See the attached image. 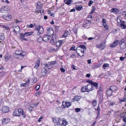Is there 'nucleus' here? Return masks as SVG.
<instances>
[{
    "label": "nucleus",
    "mask_w": 126,
    "mask_h": 126,
    "mask_svg": "<svg viewBox=\"0 0 126 126\" xmlns=\"http://www.w3.org/2000/svg\"><path fill=\"white\" fill-rule=\"evenodd\" d=\"M26 53L25 52H22L20 50H17L15 51L14 55L15 58L19 60L22 59L26 55Z\"/></svg>",
    "instance_id": "f257e3e1"
},
{
    "label": "nucleus",
    "mask_w": 126,
    "mask_h": 126,
    "mask_svg": "<svg viewBox=\"0 0 126 126\" xmlns=\"http://www.w3.org/2000/svg\"><path fill=\"white\" fill-rule=\"evenodd\" d=\"M35 29L36 30L38 31V33L39 34H41L43 32L44 30L42 26L39 25H36L35 27Z\"/></svg>",
    "instance_id": "f03ea898"
},
{
    "label": "nucleus",
    "mask_w": 126,
    "mask_h": 126,
    "mask_svg": "<svg viewBox=\"0 0 126 126\" xmlns=\"http://www.w3.org/2000/svg\"><path fill=\"white\" fill-rule=\"evenodd\" d=\"M71 104L70 102L63 101L62 102V108L63 109H65L67 107L69 108L70 106H71Z\"/></svg>",
    "instance_id": "7ed1b4c3"
},
{
    "label": "nucleus",
    "mask_w": 126,
    "mask_h": 126,
    "mask_svg": "<svg viewBox=\"0 0 126 126\" xmlns=\"http://www.w3.org/2000/svg\"><path fill=\"white\" fill-rule=\"evenodd\" d=\"M56 63V61H55L49 62L47 64H44V65H45V66L47 67V68L48 69H50L52 67V65L55 64Z\"/></svg>",
    "instance_id": "20e7f679"
},
{
    "label": "nucleus",
    "mask_w": 126,
    "mask_h": 126,
    "mask_svg": "<svg viewBox=\"0 0 126 126\" xmlns=\"http://www.w3.org/2000/svg\"><path fill=\"white\" fill-rule=\"evenodd\" d=\"M91 22L89 20H86L84 22L83 27L86 28H88L90 25Z\"/></svg>",
    "instance_id": "39448f33"
},
{
    "label": "nucleus",
    "mask_w": 126,
    "mask_h": 126,
    "mask_svg": "<svg viewBox=\"0 0 126 126\" xmlns=\"http://www.w3.org/2000/svg\"><path fill=\"white\" fill-rule=\"evenodd\" d=\"M59 122L58 123V126H65L67 124V122L65 120H62L60 119Z\"/></svg>",
    "instance_id": "423d86ee"
},
{
    "label": "nucleus",
    "mask_w": 126,
    "mask_h": 126,
    "mask_svg": "<svg viewBox=\"0 0 126 126\" xmlns=\"http://www.w3.org/2000/svg\"><path fill=\"white\" fill-rule=\"evenodd\" d=\"M47 67L45 66L44 68L42 69V71L41 75V76L42 77H44L46 75L47 73Z\"/></svg>",
    "instance_id": "0eeeda50"
},
{
    "label": "nucleus",
    "mask_w": 126,
    "mask_h": 126,
    "mask_svg": "<svg viewBox=\"0 0 126 126\" xmlns=\"http://www.w3.org/2000/svg\"><path fill=\"white\" fill-rule=\"evenodd\" d=\"M43 5H42L41 3L40 2H38L37 3L36 6V10L37 12L38 13H39V11L40 10L42 9Z\"/></svg>",
    "instance_id": "6e6552de"
},
{
    "label": "nucleus",
    "mask_w": 126,
    "mask_h": 126,
    "mask_svg": "<svg viewBox=\"0 0 126 126\" xmlns=\"http://www.w3.org/2000/svg\"><path fill=\"white\" fill-rule=\"evenodd\" d=\"M120 47L122 49H125L126 47V44L124 41H120L119 42Z\"/></svg>",
    "instance_id": "1a4fd4ad"
},
{
    "label": "nucleus",
    "mask_w": 126,
    "mask_h": 126,
    "mask_svg": "<svg viewBox=\"0 0 126 126\" xmlns=\"http://www.w3.org/2000/svg\"><path fill=\"white\" fill-rule=\"evenodd\" d=\"M92 86V85L90 84H88L87 86H86L87 92H89L94 90L93 87Z\"/></svg>",
    "instance_id": "9d476101"
},
{
    "label": "nucleus",
    "mask_w": 126,
    "mask_h": 126,
    "mask_svg": "<svg viewBox=\"0 0 126 126\" xmlns=\"http://www.w3.org/2000/svg\"><path fill=\"white\" fill-rule=\"evenodd\" d=\"M119 40H116L114 41L112 44L110 45V47L112 48H113L115 47L119 43Z\"/></svg>",
    "instance_id": "9b49d317"
},
{
    "label": "nucleus",
    "mask_w": 126,
    "mask_h": 126,
    "mask_svg": "<svg viewBox=\"0 0 126 126\" xmlns=\"http://www.w3.org/2000/svg\"><path fill=\"white\" fill-rule=\"evenodd\" d=\"M53 31L51 28H49L47 31V35L48 36H50L53 33Z\"/></svg>",
    "instance_id": "f8f14e48"
},
{
    "label": "nucleus",
    "mask_w": 126,
    "mask_h": 126,
    "mask_svg": "<svg viewBox=\"0 0 126 126\" xmlns=\"http://www.w3.org/2000/svg\"><path fill=\"white\" fill-rule=\"evenodd\" d=\"M2 110L3 112H8L9 110V109L7 106H3L2 108Z\"/></svg>",
    "instance_id": "ddd939ff"
},
{
    "label": "nucleus",
    "mask_w": 126,
    "mask_h": 126,
    "mask_svg": "<svg viewBox=\"0 0 126 126\" xmlns=\"http://www.w3.org/2000/svg\"><path fill=\"white\" fill-rule=\"evenodd\" d=\"M113 92V91L110 88L108 89L106 92L107 95L109 96H111L112 95V93Z\"/></svg>",
    "instance_id": "4468645a"
},
{
    "label": "nucleus",
    "mask_w": 126,
    "mask_h": 126,
    "mask_svg": "<svg viewBox=\"0 0 126 126\" xmlns=\"http://www.w3.org/2000/svg\"><path fill=\"white\" fill-rule=\"evenodd\" d=\"M57 35L55 34L53 35L52 37V39L51 40V42L52 44H53L55 43V42L56 41V39L57 38Z\"/></svg>",
    "instance_id": "2eb2a0df"
},
{
    "label": "nucleus",
    "mask_w": 126,
    "mask_h": 126,
    "mask_svg": "<svg viewBox=\"0 0 126 126\" xmlns=\"http://www.w3.org/2000/svg\"><path fill=\"white\" fill-rule=\"evenodd\" d=\"M96 47L99 48L101 50L103 49L105 46V45L104 44H101L100 45H97Z\"/></svg>",
    "instance_id": "dca6fc26"
},
{
    "label": "nucleus",
    "mask_w": 126,
    "mask_h": 126,
    "mask_svg": "<svg viewBox=\"0 0 126 126\" xmlns=\"http://www.w3.org/2000/svg\"><path fill=\"white\" fill-rule=\"evenodd\" d=\"M11 58V55H10L8 53H7L5 56V61L6 62L8 61Z\"/></svg>",
    "instance_id": "f3484780"
},
{
    "label": "nucleus",
    "mask_w": 126,
    "mask_h": 126,
    "mask_svg": "<svg viewBox=\"0 0 126 126\" xmlns=\"http://www.w3.org/2000/svg\"><path fill=\"white\" fill-rule=\"evenodd\" d=\"M119 11L118 9L116 8H112L110 10L111 12L114 13L115 14H117Z\"/></svg>",
    "instance_id": "a211bd4d"
},
{
    "label": "nucleus",
    "mask_w": 126,
    "mask_h": 126,
    "mask_svg": "<svg viewBox=\"0 0 126 126\" xmlns=\"http://www.w3.org/2000/svg\"><path fill=\"white\" fill-rule=\"evenodd\" d=\"M20 29L18 26H16L15 27L13 31L16 33H18L20 31Z\"/></svg>",
    "instance_id": "6ab92c4d"
},
{
    "label": "nucleus",
    "mask_w": 126,
    "mask_h": 126,
    "mask_svg": "<svg viewBox=\"0 0 126 126\" xmlns=\"http://www.w3.org/2000/svg\"><path fill=\"white\" fill-rule=\"evenodd\" d=\"M63 42V40H60L59 41H57L56 43V45L57 47L60 46L62 44V43Z\"/></svg>",
    "instance_id": "aec40b11"
},
{
    "label": "nucleus",
    "mask_w": 126,
    "mask_h": 126,
    "mask_svg": "<svg viewBox=\"0 0 126 126\" xmlns=\"http://www.w3.org/2000/svg\"><path fill=\"white\" fill-rule=\"evenodd\" d=\"M40 62V61L39 60H38L36 62V63L34 67V68L37 69H38L39 66V63Z\"/></svg>",
    "instance_id": "412c9836"
},
{
    "label": "nucleus",
    "mask_w": 126,
    "mask_h": 126,
    "mask_svg": "<svg viewBox=\"0 0 126 126\" xmlns=\"http://www.w3.org/2000/svg\"><path fill=\"white\" fill-rule=\"evenodd\" d=\"M60 119L57 118H56V117H54L52 118V119L53 120V122L54 123H56V121H58V123L59 122V121L60 120Z\"/></svg>",
    "instance_id": "4be33fe9"
},
{
    "label": "nucleus",
    "mask_w": 126,
    "mask_h": 126,
    "mask_svg": "<svg viewBox=\"0 0 126 126\" xmlns=\"http://www.w3.org/2000/svg\"><path fill=\"white\" fill-rule=\"evenodd\" d=\"M10 120V119H9L8 118H4L2 120V122L4 124H6Z\"/></svg>",
    "instance_id": "5701e85b"
},
{
    "label": "nucleus",
    "mask_w": 126,
    "mask_h": 126,
    "mask_svg": "<svg viewBox=\"0 0 126 126\" xmlns=\"http://www.w3.org/2000/svg\"><path fill=\"white\" fill-rule=\"evenodd\" d=\"M125 23H126V22L123 21L121 22L120 26L122 29H125L126 27L125 24Z\"/></svg>",
    "instance_id": "b1692460"
},
{
    "label": "nucleus",
    "mask_w": 126,
    "mask_h": 126,
    "mask_svg": "<svg viewBox=\"0 0 126 126\" xmlns=\"http://www.w3.org/2000/svg\"><path fill=\"white\" fill-rule=\"evenodd\" d=\"M70 34V32H68L67 31H65L63 36L64 37L68 36Z\"/></svg>",
    "instance_id": "393cba45"
},
{
    "label": "nucleus",
    "mask_w": 126,
    "mask_h": 126,
    "mask_svg": "<svg viewBox=\"0 0 126 126\" xmlns=\"http://www.w3.org/2000/svg\"><path fill=\"white\" fill-rule=\"evenodd\" d=\"M35 107V106L34 104H33L30 105V107L29 108V109L30 111H31L32 110H33Z\"/></svg>",
    "instance_id": "a878e982"
},
{
    "label": "nucleus",
    "mask_w": 126,
    "mask_h": 126,
    "mask_svg": "<svg viewBox=\"0 0 126 126\" xmlns=\"http://www.w3.org/2000/svg\"><path fill=\"white\" fill-rule=\"evenodd\" d=\"M91 85H92V86L93 87V89H94V87H95L96 89H97V88L98 87V83H96L95 82H93L92 84H91Z\"/></svg>",
    "instance_id": "bb28decb"
},
{
    "label": "nucleus",
    "mask_w": 126,
    "mask_h": 126,
    "mask_svg": "<svg viewBox=\"0 0 126 126\" xmlns=\"http://www.w3.org/2000/svg\"><path fill=\"white\" fill-rule=\"evenodd\" d=\"M80 97L79 96H74V98L73 99V100L74 101H78L80 99Z\"/></svg>",
    "instance_id": "cd10ccee"
},
{
    "label": "nucleus",
    "mask_w": 126,
    "mask_h": 126,
    "mask_svg": "<svg viewBox=\"0 0 126 126\" xmlns=\"http://www.w3.org/2000/svg\"><path fill=\"white\" fill-rule=\"evenodd\" d=\"M33 33V32H26L24 34L25 36H28L32 34Z\"/></svg>",
    "instance_id": "c85d7f7f"
},
{
    "label": "nucleus",
    "mask_w": 126,
    "mask_h": 126,
    "mask_svg": "<svg viewBox=\"0 0 126 126\" xmlns=\"http://www.w3.org/2000/svg\"><path fill=\"white\" fill-rule=\"evenodd\" d=\"M13 115L15 116H19V113L17 110H15L13 112Z\"/></svg>",
    "instance_id": "c756f323"
},
{
    "label": "nucleus",
    "mask_w": 126,
    "mask_h": 126,
    "mask_svg": "<svg viewBox=\"0 0 126 126\" xmlns=\"http://www.w3.org/2000/svg\"><path fill=\"white\" fill-rule=\"evenodd\" d=\"M47 35H45L43 36V41H44L45 42H47Z\"/></svg>",
    "instance_id": "7c9ffc66"
},
{
    "label": "nucleus",
    "mask_w": 126,
    "mask_h": 126,
    "mask_svg": "<svg viewBox=\"0 0 126 126\" xmlns=\"http://www.w3.org/2000/svg\"><path fill=\"white\" fill-rule=\"evenodd\" d=\"M122 102V101H124L125 102H126V91L125 92V95L124 96L123 99L120 101Z\"/></svg>",
    "instance_id": "2f4dec72"
},
{
    "label": "nucleus",
    "mask_w": 126,
    "mask_h": 126,
    "mask_svg": "<svg viewBox=\"0 0 126 126\" xmlns=\"http://www.w3.org/2000/svg\"><path fill=\"white\" fill-rule=\"evenodd\" d=\"M63 1L67 5H69L71 3L72 1L71 0H68V1L66 0H64Z\"/></svg>",
    "instance_id": "473e14b6"
},
{
    "label": "nucleus",
    "mask_w": 126,
    "mask_h": 126,
    "mask_svg": "<svg viewBox=\"0 0 126 126\" xmlns=\"http://www.w3.org/2000/svg\"><path fill=\"white\" fill-rule=\"evenodd\" d=\"M37 41L39 43L43 41V38L40 36L37 38Z\"/></svg>",
    "instance_id": "72a5a7b5"
},
{
    "label": "nucleus",
    "mask_w": 126,
    "mask_h": 126,
    "mask_svg": "<svg viewBox=\"0 0 126 126\" xmlns=\"http://www.w3.org/2000/svg\"><path fill=\"white\" fill-rule=\"evenodd\" d=\"M81 91L84 92H87V89L86 86H83L81 89Z\"/></svg>",
    "instance_id": "f704fd0d"
},
{
    "label": "nucleus",
    "mask_w": 126,
    "mask_h": 126,
    "mask_svg": "<svg viewBox=\"0 0 126 126\" xmlns=\"http://www.w3.org/2000/svg\"><path fill=\"white\" fill-rule=\"evenodd\" d=\"M109 66V64H108L106 63H104L102 67L103 69H105L106 67Z\"/></svg>",
    "instance_id": "c9c22d12"
},
{
    "label": "nucleus",
    "mask_w": 126,
    "mask_h": 126,
    "mask_svg": "<svg viewBox=\"0 0 126 126\" xmlns=\"http://www.w3.org/2000/svg\"><path fill=\"white\" fill-rule=\"evenodd\" d=\"M0 39L2 40L4 39L5 37L3 34L1 33L0 34Z\"/></svg>",
    "instance_id": "e433bc0d"
},
{
    "label": "nucleus",
    "mask_w": 126,
    "mask_h": 126,
    "mask_svg": "<svg viewBox=\"0 0 126 126\" xmlns=\"http://www.w3.org/2000/svg\"><path fill=\"white\" fill-rule=\"evenodd\" d=\"M12 18V17L10 15H9L6 16L5 20H9Z\"/></svg>",
    "instance_id": "4c0bfd02"
},
{
    "label": "nucleus",
    "mask_w": 126,
    "mask_h": 126,
    "mask_svg": "<svg viewBox=\"0 0 126 126\" xmlns=\"http://www.w3.org/2000/svg\"><path fill=\"white\" fill-rule=\"evenodd\" d=\"M113 91H114L115 90L117 89V88L115 86H113L110 87Z\"/></svg>",
    "instance_id": "58836bf2"
},
{
    "label": "nucleus",
    "mask_w": 126,
    "mask_h": 126,
    "mask_svg": "<svg viewBox=\"0 0 126 126\" xmlns=\"http://www.w3.org/2000/svg\"><path fill=\"white\" fill-rule=\"evenodd\" d=\"M25 36L24 34L21 33L20 34V39H22L25 37Z\"/></svg>",
    "instance_id": "ea45409f"
},
{
    "label": "nucleus",
    "mask_w": 126,
    "mask_h": 126,
    "mask_svg": "<svg viewBox=\"0 0 126 126\" xmlns=\"http://www.w3.org/2000/svg\"><path fill=\"white\" fill-rule=\"evenodd\" d=\"M17 110L19 113V116H20V114L23 112V110L22 109H18Z\"/></svg>",
    "instance_id": "a19ab883"
},
{
    "label": "nucleus",
    "mask_w": 126,
    "mask_h": 126,
    "mask_svg": "<svg viewBox=\"0 0 126 126\" xmlns=\"http://www.w3.org/2000/svg\"><path fill=\"white\" fill-rule=\"evenodd\" d=\"M92 104L94 107H95L96 105V101L95 100H94L92 102Z\"/></svg>",
    "instance_id": "79ce46f5"
},
{
    "label": "nucleus",
    "mask_w": 126,
    "mask_h": 126,
    "mask_svg": "<svg viewBox=\"0 0 126 126\" xmlns=\"http://www.w3.org/2000/svg\"><path fill=\"white\" fill-rule=\"evenodd\" d=\"M125 113L124 112L121 113L120 114L119 117L120 118H122L123 117Z\"/></svg>",
    "instance_id": "37998d69"
},
{
    "label": "nucleus",
    "mask_w": 126,
    "mask_h": 126,
    "mask_svg": "<svg viewBox=\"0 0 126 126\" xmlns=\"http://www.w3.org/2000/svg\"><path fill=\"white\" fill-rule=\"evenodd\" d=\"M82 49L81 47H80V46H79V47H78L76 48V51H78V52H80V51Z\"/></svg>",
    "instance_id": "c03bdc74"
},
{
    "label": "nucleus",
    "mask_w": 126,
    "mask_h": 126,
    "mask_svg": "<svg viewBox=\"0 0 126 126\" xmlns=\"http://www.w3.org/2000/svg\"><path fill=\"white\" fill-rule=\"evenodd\" d=\"M2 28H3L4 30H8L9 29L7 26H4L2 25Z\"/></svg>",
    "instance_id": "a18cd8bd"
},
{
    "label": "nucleus",
    "mask_w": 126,
    "mask_h": 126,
    "mask_svg": "<svg viewBox=\"0 0 126 126\" xmlns=\"http://www.w3.org/2000/svg\"><path fill=\"white\" fill-rule=\"evenodd\" d=\"M41 94V92H38L35 94V95L36 96H37L39 95H40V94Z\"/></svg>",
    "instance_id": "49530a36"
},
{
    "label": "nucleus",
    "mask_w": 126,
    "mask_h": 126,
    "mask_svg": "<svg viewBox=\"0 0 126 126\" xmlns=\"http://www.w3.org/2000/svg\"><path fill=\"white\" fill-rule=\"evenodd\" d=\"M103 26L104 28H105L106 30H108V27L107 25L105 24H103Z\"/></svg>",
    "instance_id": "de8ad7c7"
},
{
    "label": "nucleus",
    "mask_w": 126,
    "mask_h": 126,
    "mask_svg": "<svg viewBox=\"0 0 126 126\" xmlns=\"http://www.w3.org/2000/svg\"><path fill=\"white\" fill-rule=\"evenodd\" d=\"M75 47V46H74L72 47L70 49V50H73L74 51H75L76 50V49L74 48Z\"/></svg>",
    "instance_id": "09e8293b"
},
{
    "label": "nucleus",
    "mask_w": 126,
    "mask_h": 126,
    "mask_svg": "<svg viewBox=\"0 0 126 126\" xmlns=\"http://www.w3.org/2000/svg\"><path fill=\"white\" fill-rule=\"evenodd\" d=\"M79 46H80V47H81L82 49H86V47L84 45H80Z\"/></svg>",
    "instance_id": "8fccbe9b"
},
{
    "label": "nucleus",
    "mask_w": 126,
    "mask_h": 126,
    "mask_svg": "<svg viewBox=\"0 0 126 126\" xmlns=\"http://www.w3.org/2000/svg\"><path fill=\"white\" fill-rule=\"evenodd\" d=\"M40 88V86L39 85L36 86L35 87V89L37 91Z\"/></svg>",
    "instance_id": "3c124183"
},
{
    "label": "nucleus",
    "mask_w": 126,
    "mask_h": 126,
    "mask_svg": "<svg viewBox=\"0 0 126 126\" xmlns=\"http://www.w3.org/2000/svg\"><path fill=\"white\" fill-rule=\"evenodd\" d=\"M21 115H22V116L24 118H25L26 117V114L24 111L20 114Z\"/></svg>",
    "instance_id": "603ef678"
},
{
    "label": "nucleus",
    "mask_w": 126,
    "mask_h": 126,
    "mask_svg": "<svg viewBox=\"0 0 126 126\" xmlns=\"http://www.w3.org/2000/svg\"><path fill=\"white\" fill-rule=\"evenodd\" d=\"M5 74V72L4 71L1 72L0 73V76L1 77H2Z\"/></svg>",
    "instance_id": "864d4df0"
},
{
    "label": "nucleus",
    "mask_w": 126,
    "mask_h": 126,
    "mask_svg": "<svg viewBox=\"0 0 126 126\" xmlns=\"http://www.w3.org/2000/svg\"><path fill=\"white\" fill-rule=\"evenodd\" d=\"M33 82L34 83H35L37 81L36 79L35 78H34L32 79Z\"/></svg>",
    "instance_id": "5fc2aeb1"
},
{
    "label": "nucleus",
    "mask_w": 126,
    "mask_h": 126,
    "mask_svg": "<svg viewBox=\"0 0 126 126\" xmlns=\"http://www.w3.org/2000/svg\"><path fill=\"white\" fill-rule=\"evenodd\" d=\"M94 2L93 1L91 0L89 1V3H88V5L89 6H90Z\"/></svg>",
    "instance_id": "6e6d98bb"
},
{
    "label": "nucleus",
    "mask_w": 126,
    "mask_h": 126,
    "mask_svg": "<svg viewBox=\"0 0 126 126\" xmlns=\"http://www.w3.org/2000/svg\"><path fill=\"white\" fill-rule=\"evenodd\" d=\"M81 8H82V7L80 5L77 8V9L78 10L80 11L81 9Z\"/></svg>",
    "instance_id": "4d7b16f0"
},
{
    "label": "nucleus",
    "mask_w": 126,
    "mask_h": 126,
    "mask_svg": "<svg viewBox=\"0 0 126 126\" xmlns=\"http://www.w3.org/2000/svg\"><path fill=\"white\" fill-rule=\"evenodd\" d=\"M86 82H87L89 83L90 84H91L93 82L92 80H87L86 81Z\"/></svg>",
    "instance_id": "13d9d810"
},
{
    "label": "nucleus",
    "mask_w": 126,
    "mask_h": 126,
    "mask_svg": "<svg viewBox=\"0 0 126 126\" xmlns=\"http://www.w3.org/2000/svg\"><path fill=\"white\" fill-rule=\"evenodd\" d=\"M80 109L79 108H77L75 109V110L77 112H78L80 111Z\"/></svg>",
    "instance_id": "bf43d9fd"
},
{
    "label": "nucleus",
    "mask_w": 126,
    "mask_h": 126,
    "mask_svg": "<svg viewBox=\"0 0 126 126\" xmlns=\"http://www.w3.org/2000/svg\"><path fill=\"white\" fill-rule=\"evenodd\" d=\"M1 12L2 13H6V12H5L4 9L3 7L0 10Z\"/></svg>",
    "instance_id": "052dcab7"
},
{
    "label": "nucleus",
    "mask_w": 126,
    "mask_h": 126,
    "mask_svg": "<svg viewBox=\"0 0 126 126\" xmlns=\"http://www.w3.org/2000/svg\"><path fill=\"white\" fill-rule=\"evenodd\" d=\"M3 7L4 9V10L5 12H6V13H7L8 12V9L5 6H4Z\"/></svg>",
    "instance_id": "680f3d73"
},
{
    "label": "nucleus",
    "mask_w": 126,
    "mask_h": 126,
    "mask_svg": "<svg viewBox=\"0 0 126 126\" xmlns=\"http://www.w3.org/2000/svg\"><path fill=\"white\" fill-rule=\"evenodd\" d=\"M35 25V24H31L29 26V27L30 28H31L33 27Z\"/></svg>",
    "instance_id": "e2e57ef3"
},
{
    "label": "nucleus",
    "mask_w": 126,
    "mask_h": 126,
    "mask_svg": "<svg viewBox=\"0 0 126 126\" xmlns=\"http://www.w3.org/2000/svg\"><path fill=\"white\" fill-rule=\"evenodd\" d=\"M76 52L77 53V54L79 55V56L80 57H82L83 56V54H80V53H79L78 52V51H76Z\"/></svg>",
    "instance_id": "0e129e2a"
},
{
    "label": "nucleus",
    "mask_w": 126,
    "mask_h": 126,
    "mask_svg": "<svg viewBox=\"0 0 126 126\" xmlns=\"http://www.w3.org/2000/svg\"><path fill=\"white\" fill-rule=\"evenodd\" d=\"M43 118V116H41L39 118L38 121V122H40L41 121V120Z\"/></svg>",
    "instance_id": "69168bd1"
},
{
    "label": "nucleus",
    "mask_w": 126,
    "mask_h": 126,
    "mask_svg": "<svg viewBox=\"0 0 126 126\" xmlns=\"http://www.w3.org/2000/svg\"><path fill=\"white\" fill-rule=\"evenodd\" d=\"M26 83H22L21 84L20 86H21L23 87H26Z\"/></svg>",
    "instance_id": "338daca9"
},
{
    "label": "nucleus",
    "mask_w": 126,
    "mask_h": 126,
    "mask_svg": "<svg viewBox=\"0 0 126 126\" xmlns=\"http://www.w3.org/2000/svg\"><path fill=\"white\" fill-rule=\"evenodd\" d=\"M123 15L126 17V11H124L122 13Z\"/></svg>",
    "instance_id": "774afa93"
}]
</instances>
